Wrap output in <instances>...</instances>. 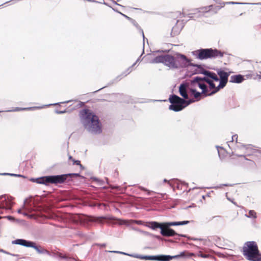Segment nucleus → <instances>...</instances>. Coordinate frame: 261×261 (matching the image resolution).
Masks as SVG:
<instances>
[{
	"label": "nucleus",
	"mask_w": 261,
	"mask_h": 261,
	"mask_svg": "<svg viewBox=\"0 0 261 261\" xmlns=\"http://www.w3.org/2000/svg\"><path fill=\"white\" fill-rule=\"evenodd\" d=\"M150 63H163L171 69H179L193 66L195 68V73L203 74L206 71L201 65L191 63V60L186 56L177 54L175 57L169 55L158 56L150 61Z\"/></svg>",
	"instance_id": "nucleus-1"
},
{
	"label": "nucleus",
	"mask_w": 261,
	"mask_h": 261,
	"mask_svg": "<svg viewBox=\"0 0 261 261\" xmlns=\"http://www.w3.org/2000/svg\"><path fill=\"white\" fill-rule=\"evenodd\" d=\"M81 122L85 129L92 134H99L101 132L99 119L89 109H84L81 113Z\"/></svg>",
	"instance_id": "nucleus-2"
},
{
	"label": "nucleus",
	"mask_w": 261,
	"mask_h": 261,
	"mask_svg": "<svg viewBox=\"0 0 261 261\" xmlns=\"http://www.w3.org/2000/svg\"><path fill=\"white\" fill-rule=\"evenodd\" d=\"M243 254L250 261H261V254L258 246L254 241H248L244 244L243 247Z\"/></svg>",
	"instance_id": "nucleus-3"
},
{
	"label": "nucleus",
	"mask_w": 261,
	"mask_h": 261,
	"mask_svg": "<svg viewBox=\"0 0 261 261\" xmlns=\"http://www.w3.org/2000/svg\"><path fill=\"white\" fill-rule=\"evenodd\" d=\"M192 54L196 59L200 60L222 57L223 56V54L220 50L212 48L197 49L192 51Z\"/></svg>",
	"instance_id": "nucleus-4"
},
{
	"label": "nucleus",
	"mask_w": 261,
	"mask_h": 261,
	"mask_svg": "<svg viewBox=\"0 0 261 261\" xmlns=\"http://www.w3.org/2000/svg\"><path fill=\"white\" fill-rule=\"evenodd\" d=\"M169 99L171 103L169 108L170 110L175 112L180 111L190 103L195 101L194 99L185 100L174 94L172 95Z\"/></svg>",
	"instance_id": "nucleus-5"
},
{
	"label": "nucleus",
	"mask_w": 261,
	"mask_h": 261,
	"mask_svg": "<svg viewBox=\"0 0 261 261\" xmlns=\"http://www.w3.org/2000/svg\"><path fill=\"white\" fill-rule=\"evenodd\" d=\"M220 4H221V3H219ZM232 4V5H261V3H238V2H226V3H223L222 4L223 5L221 7H220L219 6H215V5H210L208 6H205L200 7L198 9H196L195 10L196 11V12H200L202 13H206L207 12H213L214 14L217 13L221 8H222L225 4Z\"/></svg>",
	"instance_id": "nucleus-6"
},
{
	"label": "nucleus",
	"mask_w": 261,
	"mask_h": 261,
	"mask_svg": "<svg viewBox=\"0 0 261 261\" xmlns=\"http://www.w3.org/2000/svg\"><path fill=\"white\" fill-rule=\"evenodd\" d=\"M189 223V221H183L180 222H168L161 223L155 221H151L147 223L146 226L152 230H155L158 228H160L161 230L162 229H163L164 227L167 228L168 226H171L183 225L187 224Z\"/></svg>",
	"instance_id": "nucleus-7"
},
{
	"label": "nucleus",
	"mask_w": 261,
	"mask_h": 261,
	"mask_svg": "<svg viewBox=\"0 0 261 261\" xmlns=\"http://www.w3.org/2000/svg\"><path fill=\"white\" fill-rule=\"evenodd\" d=\"M176 14L179 15V16L177 17L179 19L177 20L176 24L172 29L171 35L172 37L175 36L179 34L184 27V21H187V19H182L187 16V13L183 11L182 13L177 12L176 13Z\"/></svg>",
	"instance_id": "nucleus-8"
},
{
	"label": "nucleus",
	"mask_w": 261,
	"mask_h": 261,
	"mask_svg": "<svg viewBox=\"0 0 261 261\" xmlns=\"http://www.w3.org/2000/svg\"><path fill=\"white\" fill-rule=\"evenodd\" d=\"M204 80L205 79L200 76L194 77L190 81L189 88L197 89V88L198 87L202 90V93L205 95L207 92V88L205 84Z\"/></svg>",
	"instance_id": "nucleus-9"
},
{
	"label": "nucleus",
	"mask_w": 261,
	"mask_h": 261,
	"mask_svg": "<svg viewBox=\"0 0 261 261\" xmlns=\"http://www.w3.org/2000/svg\"><path fill=\"white\" fill-rule=\"evenodd\" d=\"M13 198L6 195L0 196V212L3 210H11L13 204Z\"/></svg>",
	"instance_id": "nucleus-10"
},
{
	"label": "nucleus",
	"mask_w": 261,
	"mask_h": 261,
	"mask_svg": "<svg viewBox=\"0 0 261 261\" xmlns=\"http://www.w3.org/2000/svg\"><path fill=\"white\" fill-rule=\"evenodd\" d=\"M193 255V253H189L188 255L186 254V252L183 251L180 253V254L171 256L169 255H157L158 261H169L172 259L178 258L179 257H190Z\"/></svg>",
	"instance_id": "nucleus-11"
},
{
	"label": "nucleus",
	"mask_w": 261,
	"mask_h": 261,
	"mask_svg": "<svg viewBox=\"0 0 261 261\" xmlns=\"http://www.w3.org/2000/svg\"><path fill=\"white\" fill-rule=\"evenodd\" d=\"M230 73V72H227L221 69L217 71V74L219 75L220 80L218 85V89H222L225 86L228 82V77Z\"/></svg>",
	"instance_id": "nucleus-12"
},
{
	"label": "nucleus",
	"mask_w": 261,
	"mask_h": 261,
	"mask_svg": "<svg viewBox=\"0 0 261 261\" xmlns=\"http://www.w3.org/2000/svg\"><path fill=\"white\" fill-rule=\"evenodd\" d=\"M70 174H62L58 175H49L47 178V181H49L50 184H58L63 183Z\"/></svg>",
	"instance_id": "nucleus-13"
},
{
	"label": "nucleus",
	"mask_w": 261,
	"mask_h": 261,
	"mask_svg": "<svg viewBox=\"0 0 261 261\" xmlns=\"http://www.w3.org/2000/svg\"><path fill=\"white\" fill-rule=\"evenodd\" d=\"M205 84L207 83L209 85V89L211 91L210 93L208 92H206V93L205 94V96H211L216 93H217L220 89H218V85L216 86L215 84L213 81L212 79H208L207 78L205 79Z\"/></svg>",
	"instance_id": "nucleus-14"
},
{
	"label": "nucleus",
	"mask_w": 261,
	"mask_h": 261,
	"mask_svg": "<svg viewBox=\"0 0 261 261\" xmlns=\"http://www.w3.org/2000/svg\"><path fill=\"white\" fill-rule=\"evenodd\" d=\"M170 226L168 227H164L161 230V234L164 237H173L175 235H178L182 237H186V235L184 234H178L173 229L170 228Z\"/></svg>",
	"instance_id": "nucleus-15"
},
{
	"label": "nucleus",
	"mask_w": 261,
	"mask_h": 261,
	"mask_svg": "<svg viewBox=\"0 0 261 261\" xmlns=\"http://www.w3.org/2000/svg\"><path fill=\"white\" fill-rule=\"evenodd\" d=\"M33 242L27 241L24 239H16L12 242L13 244L20 245L27 247H31Z\"/></svg>",
	"instance_id": "nucleus-16"
},
{
	"label": "nucleus",
	"mask_w": 261,
	"mask_h": 261,
	"mask_svg": "<svg viewBox=\"0 0 261 261\" xmlns=\"http://www.w3.org/2000/svg\"><path fill=\"white\" fill-rule=\"evenodd\" d=\"M242 149L245 150L244 151V153L245 155L241 154V155H237L238 156H243L245 160H247L248 159L246 158V155H250L253 153L254 152V149H253L251 148L250 145L244 146L243 145L242 147Z\"/></svg>",
	"instance_id": "nucleus-17"
},
{
	"label": "nucleus",
	"mask_w": 261,
	"mask_h": 261,
	"mask_svg": "<svg viewBox=\"0 0 261 261\" xmlns=\"http://www.w3.org/2000/svg\"><path fill=\"white\" fill-rule=\"evenodd\" d=\"M187 85L186 84H182L179 88V92L180 95L184 98V99H188V94L187 91Z\"/></svg>",
	"instance_id": "nucleus-18"
},
{
	"label": "nucleus",
	"mask_w": 261,
	"mask_h": 261,
	"mask_svg": "<svg viewBox=\"0 0 261 261\" xmlns=\"http://www.w3.org/2000/svg\"><path fill=\"white\" fill-rule=\"evenodd\" d=\"M244 80V76L241 74L233 75L230 76L229 82L232 83H241Z\"/></svg>",
	"instance_id": "nucleus-19"
},
{
	"label": "nucleus",
	"mask_w": 261,
	"mask_h": 261,
	"mask_svg": "<svg viewBox=\"0 0 261 261\" xmlns=\"http://www.w3.org/2000/svg\"><path fill=\"white\" fill-rule=\"evenodd\" d=\"M31 247L35 249L36 250V251L39 254H45L48 255H50V253L48 251H47V250L45 249L44 248H42L41 246H38L36 245L34 242L33 243Z\"/></svg>",
	"instance_id": "nucleus-20"
},
{
	"label": "nucleus",
	"mask_w": 261,
	"mask_h": 261,
	"mask_svg": "<svg viewBox=\"0 0 261 261\" xmlns=\"http://www.w3.org/2000/svg\"><path fill=\"white\" fill-rule=\"evenodd\" d=\"M139 59H138L136 62L133 64V65H132V67H130L129 68H128L124 72H123L121 75H120L119 76H117L116 77V81H119L120 79H121L122 77L126 76L127 74H128L129 73H130L132 71V67H133L134 66H135L136 65V64L137 63V62L138 61Z\"/></svg>",
	"instance_id": "nucleus-21"
},
{
	"label": "nucleus",
	"mask_w": 261,
	"mask_h": 261,
	"mask_svg": "<svg viewBox=\"0 0 261 261\" xmlns=\"http://www.w3.org/2000/svg\"><path fill=\"white\" fill-rule=\"evenodd\" d=\"M134 257L145 260H157V255L155 256H142L138 254L134 255Z\"/></svg>",
	"instance_id": "nucleus-22"
},
{
	"label": "nucleus",
	"mask_w": 261,
	"mask_h": 261,
	"mask_svg": "<svg viewBox=\"0 0 261 261\" xmlns=\"http://www.w3.org/2000/svg\"><path fill=\"white\" fill-rule=\"evenodd\" d=\"M48 177L49 176H46L38 178L36 179V181L38 184L47 185L48 184H50L49 181H47L48 180H47Z\"/></svg>",
	"instance_id": "nucleus-23"
},
{
	"label": "nucleus",
	"mask_w": 261,
	"mask_h": 261,
	"mask_svg": "<svg viewBox=\"0 0 261 261\" xmlns=\"http://www.w3.org/2000/svg\"><path fill=\"white\" fill-rule=\"evenodd\" d=\"M189 90L190 92L191 93V94L193 95L195 98L197 99V100L200 99L199 97H200L201 94H202V92L201 93L197 92V89L193 88H189Z\"/></svg>",
	"instance_id": "nucleus-24"
},
{
	"label": "nucleus",
	"mask_w": 261,
	"mask_h": 261,
	"mask_svg": "<svg viewBox=\"0 0 261 261\" xmlns=\"http://www.w3.org/2000/svg\"><path fill=\"white\" fill-rule=\"evenodd\" d=\"M215 73L206 70L203 72V75H205V76L203 77V79H212L213 76L215 75Z\"/></svg>",
	"instance_id": "nucleus-25"
},
{
	"label": "nucleus",
	"mask_w": 261,
	"mask_h": 261,
	"mask_svg": "<svg viewBox=\"0 0 261 261\" xmlns=\"http://www.w3.org/2000/svg\"><path fill=\"white\" fill-rule=\"evenodd\" d=\"M247 217H248V218H256V212L253 210H250V211H249V212L248 213V215H247Z\"/></svg>",
	"instance_id": "nucleus-26"
},
{
	"label": "nucleus",
	"mask_w": 261,
	"mask_h": 261,
	"mask_svg": "<svg viewBox=\"0 0 261 261\" xmlns=\"http://www.w3.org/2000/svg\"><path fill=\"white\" fill-rule=\"evenodd\" d=\"M109 252H110L115 253H119V254H124V255H128V256L134 257V255H136V254H128V253H125V252H124L119 251H109Z\"/></svg>",
	"instance_id": "nucleus-27"
},
{
	"label": "nucleus",
	"mask_w": 261,
	"mask_h": 261,
	"mask_svg": "<svg viewBox=\"0 0 261 261\" xmlns=\"http://www.w3.org/2000/svg\"><path fill=\"white\" fill-rule=\"evenodd\" d=\"M37 108V107H30V108H16L15 110H12L13 111H18L20 110H34L35 109ZM37 108H40V107H37Z\"/></svg>",
	"instance_id": "nucleus-28"
},
{
	"label": "nucleus",
	"mask_w": 261,
	"mask_h": 261,
	"mask_svg": "<svg viewBox=\"0 0 261 261\" xmlns=\"http://www.w3.org/2000/svg\"><path fill=\"white\" fill-rule=\"evenodd\" d=\"M197 256L202 258H209L211 255L203 254L201 251H199L197 254Z\"/></svg>",
	"instance_id": "nucleus-29"
},
{
	"label": "nucleus",
	"mask_w": 261,
	"mask_h": 261,
	"mask_svg": "<svg viewBox=\"0 0 261 261\" xmlns=\"http://www.w3.org/2000/svg\"><path fill=\"white\" fill-rule=\"evenodd\" d=\"M195 10L196 9L193 10V13L187 14V17L188 18H192V16H191V15H192V14H198V13H200V12H196V11H195ZM201 14H203L204 13H200V14H199V15H201Z\"/></svg>",
	"instance_id": "nucleus-30"
},
{
	"label": "nucleus",
	"mask_w": 261,
	"mask_h": 261,
	"mask_svg": "<svg viewBox=\"0 0 261 261\" xmlns=\"http://www.w3.org/2000/svg\"><path fill=\"white\" fill-rule=\"evenodd\" d=\"M213 81L214 82H220V80L219 79L217 74L215 73V75L213 76V78L212 79Z\"/></svg>",
	"instance_id": "nucleus-31"
},
{
	"label": "nucleus",
	"mask_w": 261,
	"mask_h": 261,
	"mask_svg": "<svg viewBox=\"0 0 261 261\" xmlns=\"http://www.w3.org/2000/svg\"><path fill=\"white\" fill-rule=\"evenodd\" d=\"M0 252H3L4 253H5V254H9V255H10L11 256H16V255L15 254H12V253H11L9 252H7V251L3 249H0Z\"/></svg>",
	"instance_id": "nucleus-32"
},
{
	"label": "nucleus",
	"mask_w": 261,
	"mask_h": 261,
	"mask_svg": "<svg viewBox=\"0 0 261 261\" xmlns=\"http://www.w3.org/2000/svg\"><path fill=\"white\" fill-rule=\"evenodd\" d=\"M0 174L3 175H9L13 176H21L19 174H13V173H1Z\"/></svg>",
	"instance_id": "nucleus-33"
},
{
	"label": "nucleus",
	"mask_w": 261,
	"mask_h": 261,
	"mask_svg": "<svg viewBox=\"0 0 261 261\" xmlns=\"http://www.w3.org/2000/svg\"><path fill=\"white\" fill-rule=\"evenodd\" d=\"M0 174L3 175H9L13 176H21L19 174H13V173H1Z\"/></svg>",
	"instance_id": "nucleus-34"
},
{
	"label": "nucleus",
	"mask_w": 261,
	"mask_h": 261,
	"mask_svg": "<svg viewBox=\"0 0 261 261\" xmlns=\"http://www.w3.org/2000/svg\"><path fill=\"white\" fill-rule=\"evenodd\" d=\"M140 189L143 191H146L147 192L148 195H149L150 194V193L152 192L151 191H150L147 190L146 188L142 187H140Z\"/></svg>",
	"instance_id": "nucleus-35"
},
{
	"label": "nucleus",
	"mask_w": 261,
	"mask_h": 261,
	"mask_svg": "<svg viewBox=\"0 0 261 261\" xmlns=\"http://www.w3.org/2000/svg\"><path fill=\"white\" fill-rule=\"evenodd\" d=\"M73 164H75L77 165H80L81 167H82V165L80 163V161L79 160H73Z\"/></svg>",
	"instance_id": "nucleus-36"
},
{
	"label": "nucleus",
	"mask_w": 261,
	"mask_h": 261,
	"mask_svg": "<svg viewBox=\"0 0 261 261\" xmlns=\"http://www.w3.org/2000/svg\"><path fill=\"white\" fill-rule=\"evenodd\" d=\"M69 175L68 176H76V177H77V176H80V175L79 173H70Z\"/></svg>",
	"instance_id": "nucleus-37"
},
{
	"label": "nucleus",
	"mask_w": 261,
	"mask_h": 261,
	"mask_svg": "<svg viewBox=\"0 0 261 261\" xmlns=\"http://www.w3.org/2000/svg\"><path fill=\"white\" fill-rule=\"evenodd\" d=\"M130 20L135 26H136L137 28L139 27L138 23H137V22L135 20H133L132 19Z\"/></svg>",
	"instance_id": "nucleus-38"
},
{
	"label": "nucleus",
	"mask_w": 261,
	"mask_h": 261,
	"mask_svg": "<svg viewBox=\"0 0 261 261\" xmlns=\"http://www.w3.org/2000/svg\"><path fill=\"white\" fill-rule=\"evenodd\" d=\"M237 138H238V136L237 135H233L232 136V141L231 142H233L234 139H236L237 140Z\"/></svg>",
	"instance_id": "nucleus-39"
},
{
	"label": "nucleus",
	"mask_w": 261,
	"mask_h": 261,
	"mask_svg": "<svg viewBox=\"0 0 261 261\" xmlns=\"http://www.w3.org/2000/svg\"><path fill=\"white\" fill-rule=\"evenodd\" d=\"M65 112H66L65 110L62 111H58V110L56 111V113H57V114H63V113H64Z\"/></svg>",
	"instance_id": "nucleus-40"
},
{
	"label": "nucleus",
	"mask_w": 261,
	"mask_h": 261,
	"mask_svg": "<svg viewBox=\"0 0 261 261\" xmlns=\"http://www.w3.org/2000/svg\"><path fill=\"white\" fill-rule=\"evenodd\" d=\"M140 31L141 32V33H142V36H143V41H144V40H145V37H144V33H143V31L142 30L140 29Z\"/></svg>",
	"instance_id": "nucleus-41"
},
{
	"label": "nucleus",
	"mask_w": 261,
	"mask_h": 261,
	"mask_svg": "<svg viewBox=\"0 0 261 261\" xmlns=\"http://www.w3.org/2000/svg\"><path fill=\"white\" fill-rule=\"evenodd\" d=\"M121 15H122L123 16H124L125 17L127 18L129 20H131L132 19L130 18H129V17L127 16L126 15L121 13H120Z\"/></svg>",
	"instance_id": "nucleus-42"
},
{
	"label": "nucleus",
	"mask_w": 261,
	"mask_h": 261,
	"mask_svg": "<svg viewBox=\"0 0 261 261\" xmlns=\"http://www.w3.org/2000/svg\"><path fill=\"white\" fill-rule=\"evenodd\" d=\"M229 201H230L232 203H233L234 204L236 205V203L232 200H231L230 198H227Z\"/></svg>",
	"instance_id": "nucleus-43"
},
{
	"label": "nucleus",
	"mask_w": 261,
	"mask_h": 261,
	"mask_svg": "<svg viewBox=\"0 0 261 261\" xmlns=\"http://www.w3.org/2000/svg\"><path fill=\"white\" fill-rule=\"evenodd\" d=\"M69 159L71 160L73 162V159L71 155H69Z\"/></svg>",
	"instance_id": "nucleus-44"
},
{
	"label": "nucleus",
	"mask_w": 261,
	"mask_h": 261,
	"mask_svg": "<svg viewBox=\"0 0 261 261\" xmlns=\"http://www.w3.org/2000/svg\"><path fill=\"white\" fill-rule=\"evenodd\" d=\"M100 246L101 247H104L106 246V244H100Z\"/></svg>",
	"instance_id": "nucleus-45"
},
{
	"label": "nucleus",
	"mask_w": 261,
	"mask_h": 261,
	"mask_svg": "<svg viewBox=\"0 0 261 261\" xmlns=\"http://www.w3.org/2000/svg\"><path fill=\"white\" fill-rule=\"evenodd\" d=\"M17 212H18V213L21 214V213H21V209H19V210H17Z\"/></svg>",
	"instance_id": "nucleus-46"
},
{
	"label": "nucleus",
	"mask_w": 261,
	"mask_h": 261,
	"mask_svg": "<svg viewBox=\"0 0 261 261\" xmlns=\"http://www.w3.org/2000/svg\"><path fill=\"white\" fill-rule=\"evenodd\" d=\"M24 216H27V214L25 212L22 213Z\"/></svg>",
	"instance_id": "nucleus-47"
},
{
	"label": "nucleus",
	"mask_w": 261,
	"mask_h": 261,
	"mask_svg": "<svg viewBox=\"0 0 261 261\" xmlns=\"http://www.w3.org/2000/svg\"><path fill=\"white\" fill-rule=\"evenodd\" d=\"M22 208L24 209L25 208V204L24 203L23 206H22Z\"/></svg>",
	"instance_id": "nucleus-48"
},
{
	"label": "nucleus",
	"mask_w": 261,
	"mask_h": 261,
	"mask_svg": "<svg viewBox=\"0 0 261 261\" xmlns=\"http://www.w3.org/2000/svg\"><path fill=\"white\" fill-rule=\"evenodd\" d=\"M202 198H203V199H205V196H204V195H203V196H202Z\"/></svg>",
	"instance_id": "nucleus-49"
},
{
	"label": "nucleus",
	"mask_w": 261,
	"mask_h": 261,
	"mask_svg": "<svg viewBox=\"0 0 261 261\" xmlns=\"http://www.w3.org/2000/svg\"><path fill=\"white\" fill-rule=\"evenodd\" d=\"M88 1H91L92 2H96L95 1H90V0H88Z\"/></svg>",
	"instance_id": "nucleus-50"
},
{
	"label": "nucleus",
	"mask_w": 261,
	"mask_h": 261,
	"mask_svg": "<svg viewBox=\"0 0 261 261\" xmlns=\"http://www.w3.org/2000/svg\"><path fill=\"white\" fill-rule=\"evenodd\" d=\"M219 188V186H217V187H215V189H218V188Z\"/></svg>",
	"instance_id": "nucleus-51"
},
{
	"label": "nucleus",
	"mask_w": 261,
	"mask_h": 261,
	"mask_svg": "<svg viewBox=\"0 0 261 261\" xmlns=\"http://www.w3.org/2000/svg\"><path fill=\"white\" fill-rule=\"evenodd\" d=\"M164 182H167V180L166 179H165L164 180Z\"/></svg>",
	"instance_id": "nucleus-52"
},
{
	"label": "nucleus",
	"mask_w": 261,
	"mask_h": 261,
	"mask_svg": "<svg viewBox=\"0 0 261 261\" xmlns=\"http://www.w3.org/2000/svg\"><path fill=\"white\" fill-rule=\"evenodd\" d=\"M69 102V101H66V102H64L63 103H67V102Z\"/></svg>",
	"instance_id": "nucleus-53"
},
{
	"label": "nucleus",
	"mask_w": 261,
	"mask_h": 261,
	"mask_svg": "<svg viewBox=\"0 0 261 261\" xmlns=\"http://www.w3.org/2000/svg\"><path fill=\"white\" fill-rule=\"evenodd\" d=\"M217 148L218 149L219 147H218V146H217ZM218 153L219 152V150H218Z\"/></svg>",
	"instance_id": "nucleus-54"
},
{
	"label": "nucleus",
	"mask_w": 261,
	"mask_h": 261,
	"mask_svg": "<svg viewBox=\"0 0 261 261\" xmlns=\"http://www.w3.org/2000/svg\"><path fill=\"white\" fill-rule=\"evenodd\" d=\"M103 4L106 5H107V4L105 2L103 3Z\"/></svg>",
	"instance_id": "nucleus-55"
},
{
	"label": "nucleus",
	"mask_w": 261,
	"mask_h": 261,
	"mask_svg": "<svg viewBox=\"0 0 261 261\" xmlns=\"http://www.w3.org/2000/svg\"><path fill=\"white\" fill-rule=\"evenodd\" d=\"M2 213H3V212H0V214H2Z\"/></svg>",
	"instance_id": "nucleus-56"
}]
</instances>
